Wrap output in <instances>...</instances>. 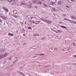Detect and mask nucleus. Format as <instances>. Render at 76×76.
<instances>
[{"instance_id":"nucleus-1","label":"nucleus","mask_w":76,"mask_h":76,"mask_svg":"<svg viewBox=\"0 0 76 76\" xmlns=\"http://www.w3.org/2000/svg\"><path fill=\"white\" fill-rule=\"evenodd\" d=\"M7 56V54H2L1 55H0V60L1 58H4Z\"/></svg>"},{"instance_id":"nucleus-2","label":"nucleus","mask_w":76,"mask_h":76,"mask_svg":"<svg viewBox=\"0 0 76 76\" xmlns=\"http://www.w3.org/2000/svg\"><path fill=\"white\" fill-rule=\"evenodd\" d=\"M45 22L47 23H49V24H50L51 23V22L49 20H46V21H45Z\"/></svg>"},{"instance_id":"nucleus-3","label":"nucleus","mask_w":76,"mask_h":76,"mask_svg":"<svg viewBox=\"0 0 76 76\" xmlns=\"http://www.w3.org/2000/svg\"><path fill=\"white\" fill-rule=\"evenodd\" d=\"M44 54L40 53V54L36 55V56H44Z\"/></svg>"},{"instance_id":"nucleus-4","label":"nucleus","mask_w":76,"mask_h":76,"mask_svg":"<svg viewBox=\"0 0 76 76\" xmlns=\"http://www.w3.org/2000/svg\"><path fill=\"white\" fill-rule=\"evenodd\" d=\"M6 50V49H1L0 50V51L2 52V51H5Z\"/></svg>"},{"instance_id":"nucleus-5","label":"nucleus","mask_w":76,"mask_h":76,"mask_svg":"<svg viewBox=\"0 0 76 76\" xmlns=\"http://www.w3.org/2000/svg\"><path fill=\"white\" fill-rule=\"evenodd\" d=\"M41 20H42V21L45 22V21H46V19H45V18H41Z\"/></svg>"},{"instance_id":"nucleus-6","label":"nucleus","mask_w":76,"mask_h":76,"mask_svg":"<svg viewBox=\"0 0 76 76\" xmlns=\"http://www.w3.org/2000/svg\"><path fill=\"white\" fill-rule=\"evenodd\" d=\"M17 62H18V60H16L15 61H14L13 62V64H15V63H17Z\"/></svg>"},{"instance_id":"nucleus-7","label":"nucleus","mask_w":76,"mask_h":76,"mask_svg":"<svg viewBox=\"0 0 76 76\" xmlns=\"http://www.w3.org/2000/svg\"><path fill=\"white\" fill-rule=\"evenodd\" d=\"M13 12H14V14H16V13H17V11H16V10H14L13 11Z\"/></svg>"},{"instance_id":"nucleus-8","label":"nucleus","mask_w":76,"mask_h":76,"mask_svg":"<svg viewBox=\"0 0 76 76\" xmlns=\"http://www.w3.org/2000/svg\"><path fill=\"white\" fill-rule=\"evenodd\" d=\"M58 4L59 5H61V1H59L58 3Z\"/></svg>"},{"instance_id":"nucleus-9","label":"nucleus","mask_w":76,"mask_h":76,"mask_svg":"<svg viewBox=\"0 0 76 76\" xmlns=\"http://www.w3.org/2000/svg\"><path fill=\"white\" fill-rule=\"evenodd\" d=\"M8 35H10L11 36H13V34H11L9 33H8Z\"/></svg>"},{"instance_id":"nucleus-10","label":"nucleus","mask_w":76,"mask_h":76,"mask_svg":"<svg viewBox=\"0 0 76 76\" xmlns=\"http://www.w3.org/2000/svg\"><path fill=\"white\" fill-rule=\"evenodd\" d=\"M37 57V56H33L32 57V58H36Z\"/></svg>"},{"instance_id":"nucleus-11","label":"nucleus","mask_w":76,"mask_h":76,"mask_svg":"<svg viewBox=\"0 0 76 76\" xmlns=\"http://www.w3.org/2000/svg\"><path fill=\"white\" fill-rule=\"evenodd\" d=\"M31 6L30 5H27V7H28V8H31Z\"/></svg>"},{"instance_id":"nucleus-12","label":"nucleus","mask_w":76,"mask_h":76,"mask_svg":"<svg viewBox=\"0 0 76 76\" xmlns=\"http://www.w3.org/2000/svg\"><path fill=\"white\" fill-rule=\"evenodd\" d=\"M32 23H35V24H38V23H36L35 22H34V20H33L32 21Z\"/></svg>"},{"instance_id":"nucleus-13","label":"nucleus","mask_w":76,"mask_h":76,"mask_svg":"<svg viewBox=\"0 0 76 76\" xmlns=\"http://www.w3.org/2000/svg\"><path fill=\"white\" fill-rule=\"evenodd\" d=\"M37 19V18H36V17H34V18H33L32 17H31V19Z\"/></svg>"},{"instance_id":"nucleus-14","label":"nucleus","mask_w":76,"mask_h":76,"mask_svg":"<svg viewBox=\"0 0 76 76\" xmlns=\"http://www.w3.org/2000/svg\"><path fill=\"white\" fill-rule=\"evenodd\" d=\"M14 0H8L9 2H12Z\"/></svg>"},{"instance_id":"nucleus-15","label":"nucleus","mask_w":76,"mask_h":76,"mask_svg":"<svg viewBox=\"0 0 76 76\" xmlns=\"http://www.w3.org/2000/svg\"><path fill=\"white\" fill-rule=\"evenodd\" d=\"M21 4H23V5H25V4H26V3H25V2H21Z\"/></svg>"},{"instance_id":"nucleus-16","label":"nucleus","mask_w":76,"mask_h":76,"mask_svg":"<svg viewBox=\"0 0 76 76\" xmlns=\"http://www.w3.org/2000/svg\"><path fill=\"white\" fill-rule=\"evenodd\" d=\"M51 5H53V4H54V2H52L51 3Z\"/></svg>"},{"instance_id":"nucleus-17","label":"nucleus","mask_w":76,"mask_h":76,"mask_svg":"<svg viewBox=\"0 0 76 76\" xmlns=\"http://www.w3.org/2000/svg\"><path fill=\"white\" fill-rule=\"evenodd\" d=\"M40 22H41V21H36V22H36V23H40Z\"/></svg>"},{"instance_id":"nucleus-18","label":"nucleus","mask_w":76,"mask_h":76,"mask_svg":"<svg viewBox=\"0 0 76 76\" xmlns=\"http://www.w3.org/2000/svg\"><path fill=\"white\" fill-rule=\"evenodd\" d=\"M8 60H12V58L11 57H9L8 58Z\"/></svg>"},{"instance_id":"nucleus-19","label":"nucleus","mask_w":76,"mask_h":76,"mask_svg":"<svg viewBox=\"0 0 76 76\" xmlns=\"http://www.w3.org/2000/svg\"><path fill=\"white\" fill-rule=\"evenodd\" d=\"M4 10L6 11L7 12H8V10L7 9H4Z\"/></svg>"},{"instance_id":"nucleus-20","label":"nucleus","mask_w":76,"mask_h":76,"mask_svg":"<svg viewBox=\"0 0 76 76\" xmlns=\"http://www.w3.org/2000/svg\"><path fill=\"white\" fill-rule=\"evenodd\" d=\"M61 28H66V27L64 26H61Z\"/></svg>"},{"instance_id":"nucleus-21","label":"nucleus","mask_w":76,"mask_h":76,"mask_svg":"<svg viewBox=\"0 0 76 76\" xmlns=\"http://www.w3.org/2000/svg\"><path fill=\"white\" fill-rule=\"evenodd\" d=\"M18 73H19V74H20V75H22V74L23 73L22 72H18Z\"/></svg>"},{"instance_id":"nucleus-22","label":"nucleus","mask_w":76,"mask_h":76,"mask_svg":"<svg viewBox=\"0 0 76 76\" xmlns=\"http://www.w3.org/2000/svg\"><path fill=\"white\" fill-rule=\"evenodd\" d=\"M43 6H45V7H47V5L45 4L43 5Z\"/></svg>"},{"instance_id":"nucleus-23","label":"nucleus","mask_w":76,"mask_h":76,"mask_svg":"<svg viewBox=\"0 0 76 76\" xmlns=\"http://www.w3.org/2000/svg\"><path fill=\"white\" fill-rule=\"evenodd\" d=\"M52 10L53 11H55V10H56V9H55V8H53Z\"/></svg>"},{"instance_id":"nucleus-24","label":"nucleus","mask_w":76,"mask_h":76,"mask_svg":"<svg viewBox=\"0 0 76 76\" xmlns=\"http://www.w3.org/2000/svg\"><path fill=\"white\" fill-rule=\"evenodd\" d=\"M13 16L14 17V18H18V17L16 15H13Z\"/></svg>"},{"instance_id":"nucleus-25","label":"nucleus","mask_w":76,"mask_h":76,"mask_svg":"<svg viewBox=\"0 0 76 76\" xmlns=\"http://www.w3.org/2000/svg\"><path fill=\"white\" fill-rule=\"evenodd\" d=\"M4 20H6V19H7V17H4Z\"/></svg>"},{"instance_id":"nucleus-26","label":"nucleus","mask_w":76,"mask_h":76,"mask_svg":"<svg viewBox=\"0 0 76 76\" xmlns=\"http://www.w3.org/2000/svg\"><path fill=\"white\" fill-rule=\"evenodd\" d=\"M66 7H67V8H70V7L67 6V5L66 6Z\"/></svg>"},{"instance_id":"nucleus-27","label":"nucleus","mask_w":76,"mask_h":76,"mask_svg":"<svg viewBox=\"0 0 76 76\" xmlns=\"http://www.w3.org/2000/svg\"><path fill=\"white\" fill-rule=\"evenodd\" d=\"M21 66L22 67H24V66H25V65L24 64H23L21 65Z\"/></svg>"},{"instance_id":"nucleus-28","label":"nucleus","mask_w":76,"mask_h":76,"mask_svg":"<svg viewBox=\"0 0 76 76\" xmlns=\"http://www.w3.org/2000/svg\"><path fill=\"white\" fill-rule=\"evenodd\" d=\"M28 29H32V28H31V27H28Z\"/></svg>"},{"instance_id":"nucleus-29","label":"nucleus","mask_w":76,"mask_h":76,"mask_svg":"<svg viewBox=\"0 0 76 76\" xmlns=\"http://www.w3.org/2000/svg\"><path fill=\"white\" fill-rule=\"evenodd\" d=\"M39 4H41L42 3V2L39 1L38 2Z\"/></svg>"},{"instance_id":"nucleus-30","label":"nucleus","mask_w":76,"mask_h":76,"mask_svg":"<svg viewBox=\"0 0 76 76\" xmlns=\"http://www.w3.org/2000/svg\"><path fill=\"white\" fill-rule=\"evenodd\" d=\"M72 22L74 23V24H76V22H74V21H72Z\"/></svg>"},{"instance_id":"nucleus-31","label":"nucleus","mask_w":76,"mask_h":76,"mask_svg":"<svg viewBox=\"0 0 76 76\" xmlns=\"http://www.w3.org/2000/svg\"><path fill=\"white\" fill-rule=\"evenodd\" d=\"M41 40H42V39H45V38L43 37L41 39Z\"/></svg>"},{"instance_id":"nucleus-32","label":"nucleus","mask_w":76,"mask_h":76,"mask_svg":"<svg viewBox=\"0 0 76 76\" xmlns=\"http://www.w3.org/2000/svg\"><path fill=\"white\" fill-rule=\"evenodd\" d=\"M38 35V34H34V36H37V35Z\"/></svg>"},{"instance_id":"nucleus-33","label":"nucleus","mask_w":76,"mask_h":76,"mask_svg":"<svg viewBox=\"0 0 76 76\" xmlns=\"http://www.w3.org/2000/svg\"><path fill=\"white\" fill-rule=\"evenodd\" d=\"M33 20H29V22H31V23H32V22Z\"/></svg>"},{"instance_id":"nucleus-34","label":"nucleus","mask_w":76,"mask_h":76,"mask_svg":"<svg viewBox=\"0 0 76 76\" xmlns=\"http://www.w3.org/2000/svg\"><path fill=\"white\" fill-rule=\"evenodd\" d=\"M71 18H72V19H73V16H72L71 17Z\"/></svg>"},{"instance_id":"nucleus-35","label":"nucleus","mask_w":76,"mask_h":76,"mask_svg":"<svg viewBox=\"0 0 76 76\" xmlns=\"http://www.w3.org/2000/svg\"><path fill=\"white\" fill-rule=\"evenodd\" d=\"M23 74V76H26V75H24V74H23V73H22Z\"/></svg>"},{"instance_id":"nucleus-36","label":"nucleus","mask_w":76,"mask_h":76,"mask_svg":"<svg viewBox=\"0 0 76 76\" xmlns=\"http://www.w3.org/2000/svg\"><path fill=\"white\" fill-rule=\"evenodd\" d=\"M0 22H1V23H3V22H2L1 20L0 19Z\"/></svg>"},{"instance_id":"nucleus-37","label":"nucleus","mask_w":76,"mask_h":76,"mask_svg":"<svg viewBox=\"0 0 76 76\" xmlns=\"http://www.w3.org/2000/svg\"><path fill=\"white\" fill-rule=\"evenodd\" d=\"M2 8H3V9H4H4H6V8H5V7H3Z\"/></svg>"},{"instance_id":"nucleus-38","label":"nucleus","mask_w":76,"mask_h":76,"mask_svg":"<svg viewBox=\"0 0 76 76\" xmlns=\"http://www.w3.org/2000/svg\"><path fill=\"white\" fill-rule=\"evenodd\" d=\"M69 49H68L66 50V51H69Z\"/></svg>"},{"instance_id":"nucleus-39","label":"nucleus","mask_w":76,"mask_h":76,"mask_svg":"<svg viewBox=\"0 0 76 76\" xmlns=\"http://www.w3.org/2000/svg\"><path fill=\"white\" fill-rule=\"evenodd\" d=\"M73 19H74V20L76 19V18H75H75H74Z\"/></svg>"},{"instance_id":"nucleus-40","label":"nucleus","mask_w":76,"mask_h":76,"mask_svg":"<svg viewBox=\"0 0 76 76\" xmlns=\"http://www.w3.org/2000/svg\"><path fill=\"white\" fill-rule=\"evenodd\" d=\"M66 20H67V21H69V20H69V19H67Z\"/></svg>"},{"instance_id":"nucleus-41","label":"nucleus","mask_w":76,"mask_h":76,"mask_svg":"<svg viewBox=\"0 0 76 76\" xmlns=\"http://www.w3.org/2000/svg\"><path fill=\"white\" fill-rule=\"evenodd\" d=\"M54 50H57V48H55L54 49Z\"/></svg>"},{"instance_id":"nucleus-42","label":"nucleus","mask_w":76,"mask_h":76,"mask_svg":"<svg viewBox=\"0 0 76 76\" xmlns=\"http://www.w3.org/2000/svg\"><path fill=\"white\" fill-rule=\"evenodd\" d=\"M25 24H26V22L25 23Z\"/></svg>"},{"instance_id":"nucleus-43","label":"nucleus","mask_w":76,"mask_h":76,"mask_svg":"<svg viewBox=\"0 0 76 76\" xmlns=\"http://www.w3.org/2000/svg\"><path fill=\"white\" fill-rule=\"evenodd\" d=\"M71 1H73V0H71Z\"/></svg>"},{"instance_id":"nucleus-44","label":"nucleus","mask_w":76,"mask_h":76,"mask_svg":"<svg viewBox=\"0 0 76 76\" xmlns=\"http://www.w3.org/2000/svg\"><path fill=\"white\" fill-rule=\"evenodd\" d=\"M64 20H67V19H66V18H65V19H64Z\"/></svg>"},{"instance_id":"nucleus-45","label":"nucleus","mask_w":76,"mask_h":76,"mask_svg":"<svg viewBox=\"0 0 76 76\" xmlns=\"http://www.w3.org/2000/svg\"><path fill=\"white\" fill-rule=\"evenodd\" d=\"M74 18H75V17H74V16H73V18L72 19H74Z\"/></svg>"},{"instance_id":"nucleus-46","label":"nucleus","mask_w":76,"mask_h":76,"mask_svg":"<svg viewBox=\"0 0 76 76\" xmlns=\"http://www.w3.org/2000/svg\"><path fill=\"white\" fill-rule=\"evenodd\" d=\"M73 44L74 45H75V44L73 43Z\"/></svg>"},{"instance_id":"nucleus-47","label":"nucleus","mask_w":76,"mask_h":76,"mask_svg":"<svg viewBox=\"0 0 76 76\" xmlns=\"http://www.w3.org/2000/svg\"><path fill=\"white\" fill-rule=\"evenodd\" d=\"M75 57H76V55L75 56Z\"/></svg>"},{"instance_id":"nucleus-48","label":"nucleus","mask_w":76,"mask_h":76,"mask_svg":"<svg viewBox=\"0 0 76 76\" xmlns=\"http://www.w3.org/2000/svg\"><path fill=\"white\" fill-rule=\"evenodd\" d=\"M58 38V36H57L56 37V38Z\"/></svg>"},{"instance_id":"nucleus-49","label":"nucleus","mask_w":76,"mask_h":76,"mask_svg":"<svg viewBox=\"0 0 76 76\" xmlns=\"http://www.w3.org/2000/svg\"><path fill=\"white\" fill-rule=\"evenodd\" d=\"M3 0H0V1H2Z\"/></svg>"},{"instance_id":"nucleus-50","label":"nucleus","mask_w":76,"mask_h":76,"mask_svg":"<svg viewBox=\"0 0 76 76\" xmlns=\"http://www.w3.org/2000/svg\"><path fill=\"white\" fill-rule=\"evenodd\" d=\"M57 34H58V33H57V32H56Z\"/></svg>"},{"instance_id":"nucleus-51","label":"nucleus","mask_w":76,"mask_h":76,"mask_svg":"<svg viewBox=\"0 0 76 76\" xmlns=\"http://www.w3.org/2000/svg\"><path fill=\"white\" fill-rule=\"evenodd\" d=\"M39 66H41V65H39Z\"/></svg>"},{"instance_id":"nucleus-52","label":"nucleus","mask_w":76,"mask_h":76,"mask_svg":"<svg viewBox=\"0 0 76 76\" xmlns=\"http://www.w3.org/2000/svg\"><path fill=\"white\" fill-rule=\"evenodd\" d=\"M73 57H75V56H73Z\"/></svg>"},{"instance_id":"nucleus-53","label":"nucleus","mask_w":76,"mask_h":76,"mask_svg":"<svg viewBox=\"0 0 76 76\" xmlns=\"http://www.w3.org/2000/svg\"><path fill=\"white\" fill-rule=\"evenodd\" d=\"M63 15H64V14H63Z\"/></svg>"},{"instance_id":"nucleus-54","label":"nucleus","mask_w":76,"mask_h":76,"mask_svg":"<svg viewBox=\"0 0 76 76\" xmlns=\"http://www.w3.org/2000/svg\"><path fill=\"white\" fill-rule=\"evenodd\" d=\"M51 30H53L52 29V28H51Z\"/></svg>"},{"instance_id":"nucleus-55","label":"nucleus","mask_w":76,"mask_h":76,"mask_svg":"<svg viewBox=\"0 0 76 76\" xmlns=\"http://www.w3.org/2000/svg\"><path fill=\"white\" fill-rule=\"evenodd\" d=\"M75 64L76 65V63Z\"/></svg>"},{"instance_id":"nucleus-56","label":"nucleus","mask_w":76,"mask_h":76,"mask_svg":"<svg viewBox=\"0 0 76 76\" xmlns=\"http://www.w3.org/2000/svg\"><path fill=\"white\" fill-rule=\"evenodd\" d=\"M58 39H59V38H57Z\"/></svg>"},{"instance_id":"nucleus-57","label":"nucleus","mask_w":76,"mask_h":76,"mask_svg":"<svg viewBox=\"0 0 76 76\" xmlns=\"http://www.w3.org/2000/svg\"><path fill=\"white\" fill-rule=\"evenodd\" d=\"M34 13H35V12H34Z\"/></svg>"}]
</instances>
